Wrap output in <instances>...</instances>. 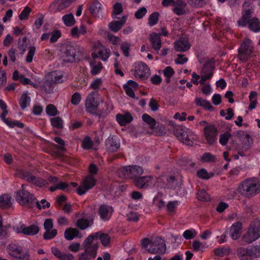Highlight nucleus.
<instances>
[{
    "mask_svg": "<svg viewBox=\"0 0 260 260\" xmlns=\"http://www.w3.org/2000/svg\"><path fill=\"white\" fill-rule=\"evenodd\" d=\"M259 191L260 182L255 177L248 178L243 180L237 188L238 193L245 198L253 197Z\"/></svg>",
    "mask_w": 260,
    "mask_h": 260,
    "instance_id": "1",
    "label": "nucleus"
},
{
    "mask_svg": "<svg viewBox=\"0 0 260 260\" xmlns=\"http://www.w3.org/2000/svg\"><path fill=\"white\" fill-rule=\"evenodd\" d=\"M162 180L161 178H158L157 181L151 176H145L139 177L135 180V185L139 188H143L151 187L156 183L157 187L164 188L172 189L175 184L174 177L170 176L167 179L168 184L166 185L160 184V182Z\"/></svg>",
    "mask_w": 260,
    "mask_h": 260,
    "instance_id": "2",
    "label": "nucleus"
},
{
    "mask_svg": "<svg viewBox=\"0 0 260 260\" xmlns=\"http://www.w3.org/2000/svg\"><path fill=\"white\" fill-rule=\"evenodd\" d=\"M260 237V219L254 220L242 238L243 244H248Z\"/></svg>",
    "mask_w": 260,
    "mask_h": 260,
    "instance_id": "3",
    "label": "nucleus"
},
{
    "mask_svg": "<svg viewBox=\"0 0 260 260\" xmlns=\"http://www.w3.org/2000/svg\"><path fill=\"white\" fill-rule=\"evenodd\" d=\"M214 70V67L212 64H205L201 70V75L194 72L192 74L191 81L197 85L204 84L206 81L211 80L213 75Z\"/></svg>",
    "mask_w": 260,
    "mask_h": 260,
    "instance_id": "4",
    "label": "nucleus"
},
{
    "mask_svg": "<svg viewBox=\"0 0 260 260\" xmlns=\"http://www.w3.org/2000/svg\"><path fill=\"white\" fill-rule=\"evenodd\" d=\"M176 137L183 143L187 145H192L197 140V136L189 128L179 127L175 131Z\"/></svg>",
    "mask_w": 260,
    "mask_h": 260,
    "instance_id": "5",
    "label": "nucleus"
},
{
    "mask_svg": "<svg viewBox=\"0 0 260 260\" xmlns=\"http://www.w3.org/2000/svg\"><path fill=\"white\" fill-rule=\"evenodd\" d=\"M7 251L12 260H29V254L27 251H23L22 248L15 244H9Z\"/></svg>",
    "mask_w": 260,
    "mask_h": 260,
    "instance_id": "6",
    "label": "nucleus"
},
{
    "mask_svg": "<svg viewBox=\"0 0 260 260\" xmlns=\"http://www.w3.org/2000/svg\"><path fill=\"white\" fill-rule=\"evenodd\" d=\"M253 50L252 42L249 39H245L239 49L238 57L242 62L246 61L251 56Z\"/></svg>",
    "mask_w": 260,
    "mask_h": 260,
    "instance_id": "7",
    "label": "nucleus"
},
{
    "mask_svg": "<svg viewBox=\"0 0 260 260\" xmlns=\"http://www.w3.org/2000/svg\"><path fill=\"white\" fill-rule=\"evenodd\" d=\"M22 189L16 193V200L21 205L31 206L35 202V199L32 194L24 190V185H22Z\"/></svg>",
    "mask_w": 260,
    "mask_h": 260,
    "instance_id": "8",
    "label": "nucleus"
},
{
    "mask_svg": "<svg viewBox=\"0 0 260 260\" xmlns=\"http://www.w3.org/2000/svg\"><path fill=\"white\" fill-rule=\"evenodd\" d=\"M13 231L17 234H23L28 236H34L39 232V228L37 225L31 224L26 226L22 223H19L13 228Z\"/></svg>",
    "mask_w": 260,
    "mask_h": 260,
    "instance_id": "9",
    "label": "nucleus"
},
{
    "mask_svg": "<svg viewBox=\"0 0 260 260\" xmlns=\"http://www.w3.org/2000/svg\"><path fill=\"white\" fill-rule=\"evenodd\" d=\"M150 75V69L145 63L138 62L135 64L134 76L138 80H144Z\"/></svg>",
    "mask_w": 260,
    "mask_h": 260,
    "instance_id": "10",
    "label": "nucleus"
},
{
    "mask_svg": "<svg viewBox=\"0 0 260 260\" xmlns=\"http://www.w3.org/2000/svg\"><path fill=\"white\" fill-rule=\"evenodd\" d=\"M110 55V50L100 43L94 45L91 56L93 58H99L103 61H106Z\"/></svg>",
    "mask_w": 260,
    "mask_h": 260,
    "instance_id": "11",
    "label": "nucleus"
},
{
    "mask_svg": "<svg viewBox=\"0 0 260 260\" xmlns=\"http://www.w3.org/2000/svg\"><path fill=\"white\" fill-rule=\"evenodd\" d=\"M99 95L96 92L92 91L89 94L85 100V108L89 113H93L95 111L100 103Z\"/></svg>",
    "mask_w": 260,
    "mask_h": 260,
    "instance_id": "12",
    "label": "nucleus"
},
{
    "mask_svg": "<svg viewBox=\"0 0 260 260\" xmlns=\"http://www.w3.org/2000/svg\"><path fill=\"white\" fill-rule=\"evenodd\" d=\"M166 249L165 241L160 237L155 238L151 240L148 252L151 253H163Z\"/></svg>",
    "mask_w": 260,
    "mask_h": 260,
    "instance_id": "13",
    "label": "nucleus"
},
{
    "mask_svg": "<svg viewBox=\"0 0 260 260\" xmlns=\"http://www.w3.org/2000/svg\"><path fill=\"white\" fill-rule=\"evenodd\" d=\"M76 50L74 46L64 44L61 50V58L64 62H69L75 60Z\"/></svg>",
    "mask_w": 260,
    "mask_h": 260,
    "instance_id": "14",
    "label": "nucleus"
},
{
    "mask_svg": "<svg viewBox=\"0 0 260 260\" xmlns=\"http://www.w3.org/2000/svg\"><path fill=\"white\" fill-rule=\"evenodd\" d=\"M206 139L209 144H213L216 140L217 130L214 125L207 124L204 129Z\"/></svg>",
    "mask_w": 260,
    "mask_h": 260,
    "instance_id": "15",
    "label": "nucleus"
},
{
    "mask_svg": "<svg viewBox=\"0 0 260 260\" xmlns=\"http://www.w3.org/2000/svg\"><path fill=\"white\" fill-rule=\"evenodd\" d=\"M95 182L96 180L93 177L89 176L86 177L83 179L82 184L77 189L78 194L81 196L85 193L95 185Z\"/></svg>",
    "mask_w": 260,
    "mask_h": 260,
    "instance_id": "16",
    "label": "nucleus"
},
{
    "mask_svg": "<svg viewBox=\"0 0 260 260\" xmlns=\"http://www.w3.org/2000/svg\"><path fill=\"white\" fill-rule=\"evenodd\" d=\"M99 233H96L91 234L88 236L84 241L83 246L85 249H91L95 248L97 251L98 248Z\"/></svg>",
    "mask_w": 260,
    "mask_h": 260,
    "instance_id": "17",
    "label": "nucleus"
},
{
    "mask_svg": "<svg viewBox=\"0 0 260 260\" xmlns=\"http://www.w3.org/2000/svg\"><path fill=\"white\" fill-rule=\"evenodd\" d=\"M18 175L20 178L25 179L28 182H32L36 185L42 186L44 184L42 180L32 176L27 172L22 170H19L18 171Z\"/></svg>",
    "mask_w": 260,
    "mask_h": 260,
    "instance_id": "18",
    "label": "nucleus"
},
{
    "mask_svg": "<svg viewBox=\"0 0 260 260\" xmlns=\"http://www.w3.org/2000/svg\"><path fill=\"white\" fill-rule=\"evenodd\" d=\"M49 180L54 184V185L51 186L49 188L51 191H54L56 189H60L67 191L70 190V187L69 184L66 182L60 181L56 177H51L50 178Z\"/></svg>",
    "mask_w": 260,
    "mask_h": 260,
    "instance_id": "19",
    "label": "nucleus"
},
{
    "mask_svg": "<svg viewBox=\"0 0 260 260\" xmlns=\"http://www.w3.org/2000/svg\"><path fill=\"white\" fill-rule=\"evenodd\" d=\"M252 246L247 248H240L237 250V254L241 260H252L254 251Z\"/></svg>",
    "mask_w": 260,
    "mask_h": 260,
    "instance_id": "20",
    "label": "nucleus"
},
{
    "mask_svg": "<svg viewBox=\"0 0 260 260\" xmlns=\"http://www.w3.org/2000/svg\"><path fill=\"white\" fill-rule=\"evenodd\" d=\"M106 146L109 151H115L120 146L119 140L116 136L109 137L106 140Z\"/></svg>",
    "mask_w": 260,
    "mask_h": 260,
    "instance_id": "21",
    "label": "nucleus"
},
{
    "mask_svg": "<svg viewBox=\"0 0 260 260\" xmlns=\"http://www.w3.org/2000/svg\"><path fill=\"white\" fill-rule=\"evenodd\" d=\"M186 4L184 0H176L173 3V12L178 15H183L186 13Z\"/></svg>",
    "mask_w": 260,
    "mask_h": 260,
    "instance_id": "22",
    "label": "nucleus"
},
{
    "mask_svg": "<svg viewBox=\"0 0 260 260\" xmlns=\"http://www.w3.org/2000/svg\"><path fill=\"white\" fill-rule=\"evenodd\" d=\"M175 50L178 52H185L190 48V45L186 38H182L175 42Z\"/></svg>",
    "mask_w": 260,
    "mask_h": 260,
    "instance_id": "23",
    "label": "nucleus"
},
{
    "mask_svg": "<svg viewBox=\"0 0 260 260\" xmlns=\"http://www.w3.org/2000/svg\"><path fill=\"white\" fill-rule=\"evenodd\" d=\"M113 212V209L111 206L103 205L100 206L99 209V214L101 218L104 220L109 219Z\"/></svg>",
    "mask_w": 260,
    "mask_h": 260,
    "instance_id": "24",
    "label": "nucleus"
},
{
    "mask_svg": "<svg viewBox=\"0 0 260 260\" xmlns=\"http://www.w3.org/2000/svg\"><path fill=\"white\" fill-rule=\"evenodd\" d=\"M241 228L242 224L239 222L235 223L231 226L230 235L233 239L236 240L239 238L241 235Z\"/></svg>",
    "mask_w": 260,
    "mask_h": 260,
    "instance_id": "25",
    "label": "nucleus"
},
{
    "mask_svg": "<svg viewBox=\"0 0 260 260\" xmlns=\"http://www.w3.org/2000/svg\"><path fill=\"white\" fill-rule=\"evenodd\" d=\"M127 19L126 16H123L120 20L114 21L109 24V29L113 32H117L121 29Z\"/></svg>",
    "mask_w": 260,
    "mask_h": 260,
    "instance_id": "26",
    "label": "nucleus"
},
{
    "mask_svg": "<svg viewBox=\"0 0 260 260\" xmlns=\"http://www.w3.org/2000/svg\"><path fill=\"white\" fill-rule=\"evenodd\" d=\"M150 40L153 49L155 51H159L161 46L160 35L152 33L150 35Z\"/></svg>",
    "mask_w": 260,
    "mask_h": 260,
    "instance_id": "27",
    "label": "nucleus"
},
{
    "mask_svg": "<svg viewBox=\"0 0 260 260\" xmlns=\"http://www.w3.org/2000/svg\"><path fill=\"white\" fill-rule=\"evenodd\" d=\"M130 178L134 179L135 180L139 178L144 172L143 168L137 165L129 166Z\"/></svg>",
    "mask_w": 260,
    "mask_h": 260,
    "instance_id": "28",
    "label": "nucleus"
},
{
    "mask_svg": "<svg viewBox=\"0 0 260 260\" xmlns=\"http://www.w3.org/2000/svg\"><path fill=\"white\" fill-rule=\"evenodd\" d=\"M116 120L120 125H125L133 120L132 115L128 113L118 114L116 116Z\"/></svg>",
    "mask_w": 260,
    "mask_h": 260,
    "instance_id": "29",
    "label": "nucleus"
},
{
    "mask_svg": "<svg viewBox=\"0 0 260 260\" xmlns=\"http://www.w3.org/2000/svg\"><path fill=\"white\" fill-rule=\"evenodd\" d=\"M97 254V251L93 248L92 250L85 249V251L79 255V260H90L94 258Z\"/></svg>",
    "mask_w": 260,
    "mask_h": 260,
    "instance_id": "30",
    "label": "nucleus"
},
{
    "mask_svg": "<svg viewBox=\"0 0 260 260\" xmlns=\"http://www.w3.org/2000/svg\"><path fill=\"white\" fill-rule=\"evenodd\" d=\"M87 33V28L83 25L81 24L79 26L73 27L71 30V35L74 38H78L81 35H84Z\"/></svg>",
    "mask_w": 260,
    "mask_h": 260,
    "instance_id": "31",
    "label": "nucleus"
},
{
    "mask_svg": "<svg viewBox=\"0 0 260 260\" xmlns=\"http://www.w3.org/2000/svg\"><path fill=\"white\" fill-rule=\"evenodd\" d=\"M64 238L68 241L72 240L75 238L79 237V231L73 228H69L67 229L64 233Z\"/></svg>",
    "mask_w": 260,
    "mask_h": 260,
    "instance_id": "32",
    "label": "nucleus"
},
{
    "mask_svg": "<svg viewBox=\"0 0 260 260\" xmlns=\"http://www.w3.org/2000/svg\"><path fill=\"white\" fill-rule=\"evenodd\" d=\"M153 204L159 209H162L165 206V202L162 199V194L158 192L153 199Z\"/></svg>",
    "mask_w": 260,
    "mask_h": 260,
    "instance_id": "33",
    "label": "nucleus"
},
{
    "mask_svg": "<svg viewBox=\"0 0 260 260\" xmlns=\"http://www.w3.org/2000/svg\"><path fill=\"white\" fill-rule=\"evenodd\" d=\"M249 28L255 32H257L260 31V21L257 18H254L249 20Z\"/></svg>",
    "mask_w": 260,
    "mask_h": 260,
    "instance_id": "34",
    "label": "nucleus"
},
{
    "mask_svg": "<svg viewBox=\"0 0 260 260\" xmlns=\"http://www.w3.org/2000/svg\"><path fill=\"white\" fill-rule=\"evenodd\" d=\"M62 20L64 24L67 27L73 26L76 23V20L73 15L71 13L63 15Z\"/></svg>",
    "mask_w": 260,
    "mask_h": 260,
    "instance_id": "35",
    "label": "nucleus"
},
{
    "mask_svg": "<svg viewBox=\"0 0 260 260\" xmlns=\"http://www.w3.org/2000/svg\"><path fill=\"white\" fill-rule=\"evenodd\" d=\"M102 5L98 1H94L90 5L89 10L92 14L98 16L101 11Z\"/></svg>",
    "mask_w": 260,
    "mask_h": 260,
    "instance_id": "36",
    "label": "nucleus"
},
{
    "mask_svg": "<svg viewBox=\"0 0 260 260\" xmlns=\"http://www.w3.org/2000/svg\"><path fill=\"white\" fill-rule=\"evenodd\" d=\"M31 101L30 98L28 95L27 93H23L19 99V104L22 110L25 109L29 106Z\"/></svg>",
    "mask_w": 260,
    "mask_h": 260,
    "instance_id": "37",
    "label": "nucleus"
},
{
    "mask_svg": "<svg viewBox=\"0 0 260 260\" xmlns=\"http://www.w3.org/2000/svg\"><path fill=\"white\" fill-rule=\"evenodd\" d=\"M72 2V0H57L53 4V6L60 10L70 6Z\"/></svg>",
    "mask_w": 260,
    "mask_h": 260,
    "instance_id": "38",
    "label": "nucleus"
},
{
    "mask_svg": "<svg viewBox=\"0 0 260 260\" xmlns=\"http://www.w3.org/2000/svg\"><path fill=\"white\" fill-rule=\"evenodd\" d=\"M129 166L119 168L117 171V175L121 178H130Z\"/></svg>",
    "mask_w": 260,
    "mask_h": 260,
    "instance_id": "39",
    "label": "nucleus"
},
{
    "mask_svg": "<svg viewBox=\"0 0 260 260\" xmlns=\"http://www.w3.org/2000/svg\"><path fill=\"white\" fill-rule=\"evenodd\" d=\"M49 76L52 80V82L59 83L63 81L62 73L60 71H54L50 73Z\"/></svg>",
    "mask_w": 260,
    "mask_h": 260,
    "instance_id": "40",
    "label": "nucleus"
},
{
    "mask_svg": "<svg viewBox=\"0 0 260 260\" xmlns=\"http://www.w3.org/2000/svg\"><path fill=\"white\" fill-rule=\"evenodd\" d=\"M11 203L12 199L9 196L4 194L0 197V206L8 207L11 205Z\"/></svg>",
    "mask_w": 260,
    "mask_h": 260,
    "instance_id": "41",
    "label": "nucleus"
},
{
    "mask_svg": "<svg viewBox=\"0 0 260 260\" xmlns=\"http://www.w3.org/2000/svg\"><path fill=\"white\" fill-rule=\"evenodd\" d=\"M197 175L200 178L208 179L214 176V173L208 172L205 169H202L197 172Z\"/></svg>",
    "mask_w": 260,
    "mask_h": 260,
    "instance_id": "42",
    "label": "nucleus"
},
{
    "mask_svg": "<svg viewBox=\"0 0 260 260\" xmlns=\"http://www.w3.org/2000/svg\"><path fill=\"white\" fill-rule=\"evenodd\" d=\"M195 102L198 106L203 107L206 109L210 110L212 108L210 103L208 101L201 98H196Z\"/></svg>",
    "mask_w": 260,
    "mask_h": 260,
    "instance_id": "43",
    "label": "nucleus"
},
{
    "mask_svg": "<svg viewBox=\"0 0 260 260\" xmlns=\"http://www.w3.org/2000/svg\"><path fill=\"white\" fill-rule=\"evenodd\" d=\"M142 119L149 125L151 128H153L154 127L156 121L154 119L149 116L148 114H143L142 116Z\"/></svg>",
    "mask_w": 260,
    "mask_h": 260,
    "instance_id": "44",
    "label": "nucleus"
},
{
    "mask_svg": "<svg viewBox=\"0 0 260 260\" xmlns=\"http://www.w3.org/2000/svg\"><path fill=\"white\" fill-rule=\"evenodd\" d=\"M90 224L91 223L89 222L88 220L83 218L78 219L77 222V226L81 230L86 229Z\"/></svg>",
    "mask_w": 260,
    "mask_h": 260,
    "instance_id": "45",
    "label": "nucleus"
},
{
    "mask_svg": "<svg viewBox=\"0 0 260 260\" xmlns=\"http://www.w3.org/2000/svg\"><path fill=\"white\" fill-rule=\"evenodd\" d=\"M51 125L58 128H61L63 126V121L62 119L58 117L52 118L50 119Z\"/></svg>",
    "mask_w": 260,
    "mask_h": 260,
    "instance_id": "46",
    "label": "nucleus"
},
{
    "mask_svg": "<svg viewBox=\"0 0 260 260\" xmlns=\"http://www.w3.org/2000/svg\"><path fill=\"white\" fill-rule=\"evenodd\" d=\"M122 11V7L120 3H117L113 6V17L114 18H119V15Z\"/></svg>",
    "mask_w": 260,
    "mask_h": 260,
    "instance_id": "47",
    "label": "nucleus"
},
{
    "mask_svg": "<svg viewBox=\"0 0 260 260\" xmlns=\"http://www.w3.org/2000/svg\"><path fill=\"white\" fill-rule=\"evenodd\" d=\"M43 237L45 240H50L53 239L57 235V231L56 229H51L45 230Z\"/></svg>",
    "mask_w": 260,
    "mask_h": 260,
    "instance_id": "48",
    "label": "nucleus"
},
{
    "mask_svg": "<svg viewBox=\"0 0 260 260\" xmlns=\"http://www.w3.org/2000/svg\"><path fill=\"white\" fill-rule=\"evenodd\" d=\"M253 140L248 134L245 135L243 137V145L245 149H248L249 147L252 145Z\"/></svg>",
    "mask_w": 260,
    "mask_h": 260,
    "instance_id": "49",
    "label": "nucleus"
},
{
    "mask_svg": "<svg viewBox=\"0 0 260 260\" xmlns=\"http://www.w3.org/2000/svg\"><path fill=\"white\" fill-rule=\"evenodd\" d=\"M201 159L204 162H214L216 160V157L210 153H205L202 155Z\"/></svg>",
    "mask_w": 260,
    "mask_h": 260,
    "instance_id": "50",
    "label": "nucleus"
},
{
    "mask_svg": "<svg viewBox=\"0 0 260 260\" xmlns=\"http://www.w3.org/2000/svg\"><path fill=\"white\" fill-rule=\"evenodd\" d=\"M99 239L104 246H107L110 244V238L107 234L99 233Z\"/></svg>",
    "mask_w": 260,
    "mask_h": 260,
    "instance_id": "51",
    "label": "nucleus"
},
{
    "mask_svg": "<svg viewBox=\"0 0 260 260\" xmlns=\"http://www.w3.org/2000/svg\"><path fill=\"white\" fill-rule=\"evenodd\" d=\"M0 107L3 110V113L0 115V117L2 120L5 122L7 119L6 118V116L8 114V111L7 110V106L4 102L0 100Z\"/></svg>",
    "mask_w": 260,
    "mask_h": 260,
    "instance_id": "52",
    "label": "nucleus"
},
{
    "mask_svg": "<svg viewBox=\"0 0 260 260\" xmlns=\"http://www.w3.org/2000/svg\"><path fill=\"white\" fill-rule=\"evenodd\" d=\"M179 203L177 201H170L166 205L167 210L169 212H174Z\"/></svg>",
    "mask_w": 260,
    "mask_h": 260,
    "instance_id": "53",
    "label": "nucleus"
},
{
    "mask_svg": "<svg viewBox=\"0 0 260 260\" xmlns=\"http://www.w3.org/2000/svg\"><path fill=\"white\" fill-rule=\"evenodd\" d=\"M197 234L196 231L194 229H191L185 231L183 234V236L185 239L189 240L194 238L197 235Z\"/></svg>",
    "mask_w": 260,
    "mask_h": 260,
    "instance_id": "54",
    "label": "nucleus"
},
{
    "mask_svg": "<svg viewBox=\"0 0 260 260\" xmlns=\"http://www.w3.org/2000/svg\"><path fill=\"white\" fill-rule=\"evenodd\" d=\"M198 199L203 202L210 200V197L205 190H201L197 193Z\"/></svg>",
    "mask_w": 260,
    "mask_h": 260,
    "instance_id": "55",
    "label": "nucleus"
},
{
    "mask_svg": "<svg viewBox=\"0 0 260 260\" xmlns=\"http://www.w3.org/2000/svg\"><path fill=\"white\" fill-rule=\"evenodd\" d=\"M82 146L84 149L92 148L93 143L89 137H86L82 141Z\"/></svg>",
    "mask_w": 260,
    "mask_h": 260,
    "instance_id": "56",
    "label": "nucleus"
},
{
    "mask_svg": "<svg viewBox=\"0 0 260 260\" xmlns=\"http://www.w3.org/2000/svg\"><path fill=\"white\" fill-rule=\"evenodd\" d=\"M159 14L157 12L153 13L148 18V23L149 25L153 26L155 25L158 20Z\"/></svg>",
    "mask_w": 260,
    "mask_h": 260,
    "instance_id": "57",
    "label": "nucleus"
},
{
    "mask_svg": "<svg viewBox=\"0 0 260 260\" xmlns=\"http://www.w3.org/2000/svg\"><path fill=\"white\" fill-rule=\"evenodd\" d=\"M90 66L91 68V72L92 75L98 74L103 68L102 64L101 62H99L96 64L91 62Z\"/></svg>",
    "mask_w": 260,
    "mask_h": 260,
    "instance_id": "58",
    "label": "nucleus"
},
{
    "mask_svg": "<svg viewBox=\"0 0 260 260\" xmlns=\"http://www.w3.org/2000/svg\"><path fill=\"white\" fill-rule=\"evenodd\" d=\"M214 253L216 255L223 256L230 253V249L224 247H219L214 250Z\"/></svg>",
    "mask_w": 260,
    "mask_h": 260,
    "instance_id": "59",
    "label": "nucleus"
},
{
    "mask_svg": "<svg viewBox=\"0 0 260 260\" xmlns=\"http://www.w3.org/2000/svg\"><path fill=\"white\" fill-rule=\"evenodd\" d=\"M102 83L103 81L101 78H96L91 82L89 87L95 90H98L100 88Z\"/></svg>",
    "mask_w": 260,
    "mask_h": 260,
    "instance_id": "60",
    "label": "nucleus"
},
{
    "mask_svg": "<svg viewBox=\"0 0 260 260\" xmlns=\"http://www.w3.org/2000/svg\"><path fill=\"white\" fill-rule=\"evenodd\" d=\"M36 48L34 46H30L28 48V52L26 57V61L27 62H31L32 61L33 57L35 54Z\"/></svg>",
    "mask_w": 260,
    "mask_h": 260,
    "instance_id": "61",
    "label": "nucleus"
},
{
    "mask_svg": "<svg viewBox=\"0 0 260 260\" xmlns=\"http://www.w3.org/2000/svg\"><path fill=\"white\" fill-rule=\"evenodd\" d=\"M30 12V8L28 7H25L19 16V19L21 20L26 19Z\"/></svg>",
    "mask_w": 260,
    "mask_h": 260,
    "instance_id": "62",
    "label": "nucleus"
},
{
    "mask_svg": "<svg viewBox=\"0 0 260 260\" xmlns=\"http://www.w3.org/2000/svg\"><path fill=\"white\" fill-rule=\"evenodd\" d=\"M46 112L48 115L53 116L57 114V110L53 105H49L46 107Z\"/></svg>",
    "mask_w": 260,
    "mask_h": 260,
    "instance_id": "63",
    "label": "nucleus"
},
{
    "mask_svg": "<svg viewBox=\"0 0 260 260\" xmlns=\"http://www.w3.org/2000/svg\"><path fill=\"white\" fill-rule=\"evenodd\" d=\"M147 13V9L145 7H142L138 9L135 13V17L138 19L142 18Z\"/></svg>",
    "mask_w": 260,
    "mask_h": 260,
    "instance_id": "64",
    "label": "nucleus"
}]
</instances>
